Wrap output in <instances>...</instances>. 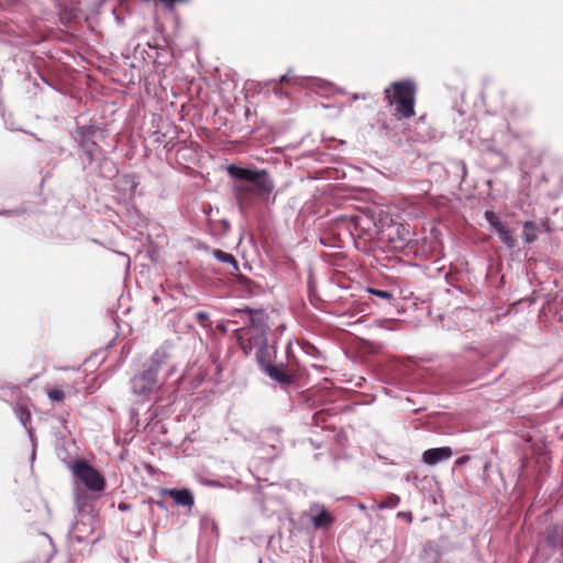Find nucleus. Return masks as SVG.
I'll use <instances>...</instances> for the list:
<instances>
[{"label":"nucleus","instance_id":"nucleus-8","mask_svg":"<svg viewBox=\"0 0 563 563\" xmlns=\"http://www.w3.org/2000/svg\"><path fill=\"white\" fill-rule=\"evenodd\" d=\"M453 455L450 446L429 449L423 452L422 461L428 465H435L441 461L449 460Z\"/></svg>","mask_w":563,"mask_h":563},{"label":"nucleus","instance_id":"nucleus-27","mask_svg":"<svg viewBox=\"0 0 563 563\" xmlns=\"http://www.w3.org/2000/svg\"><path fill=\"white\" fill-rule=\"evenodd\" d=\"M280 82H288V78L286 75L282 76Z\"/></svg>","mask_w":563,"mask_h":563},{"label":"nucleus","instance_id":"nucleus-28","mask_svg":"<svg viewBox=\"0 0 563 563\" xmlns=\"http://www.w3.org/2000/svg\"><path fill=\"white\" fill-rule=\"evenodd\" d=\"M542 225H543L544 228H550V225H549V223H548V222H543V223H542Z\"/></svg>","mask_w":563,"mask_h":563},{"label":"nucleus","instance_id":"nucleus-25","mask_svg":"<svg viewBox=\"0 0 563 563\" xmlns=\"http://www.w3.org/2000/svg\"><path fill=\"white\" fill-rule=\"evenodd\" d=\"M165 5L172 7L174 3L177 2H187L188 0H161Z\"/></svg>","mask_w":563,"mask_h":563},{"label":"nucleus","instance_id":"nucleus-12","mask_svg":"<svg viewBox=\"0 0 563 563\" xmlns=\"http://www.w3.org/2000/svg\"><path fill=\"white\" fill-rule=\"evenodd\" d=\"M538 224L534 221L523 223V240L526 243H533L537 240Z\"/></svg>","mask_w":563,"mask_h":563},{"label":"nucleus","instance_id":"nucleus-5","mask_svg":"<svg viewBox=\"0 0 563 563\" xmlns=\"http://www.w3.org/2000/svg\"><path fill=\"white\" fill-rule=\"evenodd\" d=\"M70 471L76 479L93 493H101L106 488L104 476L85 460H76L70 465Z\"/></svg>","mask_w":563,"mask_h":563},{"label":"nucleus","instance_id":"nucleus-2","mask_svg":"<svg viewBox=\"0 0 563 563\" xmlns=\"http://www.w3.org/2000/svg\"><path fill=\"white\" fill-rule=\"evenodd\" d=\"M417 87L411 80H399L391 82L384 91L386 102L395 107L394 115L401 119H409L416 114Z\"/></svg>","mask_w":563,"mask_h":563},{"label":"nucleus","instance_id":"nucleus-23","mask_svg":"<svg viewBox=\"0 0 563 563\" xmlns=\"http://www.w3.org/2000/svg\"><path fill=\"white\" fill-rule=\"evenodd\" d=\"M490 225L496 230V232H498L505 228V225L501 223V221L499 219H496V221L490 223Z\"/></svg>","mask_w":563,"mask_h":563},{"label":"nucleus","instance_id":"nucleus-11","mask_svg":"<svg viewBox=\"0 0 563 563\" xmlns=\"http://www.w3.org/2000/svg\"><path fill=\"white\" fill-rule=\"evenodd\" d=\"M334 517L323 506L320 511L311 518V522L316 529H329L333 522Z\"/></svg>","mask_w":563,"mask_h":563},{"label":"nucleus","instance_id":"nucleus-18","mask_svg":"<svg viewBox=\"0 0 563 563\" xmlns=\"http://www.w3.org/2000/svg\"><path fill=\"white\" fill-rule=\"evenodd\" d=\"M391 228H395L396 233L399 235L401 242H408L410 240L409 239V232H406V236L405 235H400V230L405 231V227L404 225L396 224V225H393Z\"/></svg>","mask_w":563,"mask_h":563},{"label":"nucleus","instance_id":"nucleus-17","mask_svg":"<svg viewBox=\"0 0 563 563\" xmlns=\"http://www.w3.org/2000/svg\"><path fill=\"white\" fill-rule=\"evenodd\" d=\"M369 292H372L373 295L382 298V299H385V300H391L393 299V295L391 292L387 291V290H379V289H369Z\"/></svg>","mask_w":563,"mask_h":563},{"label":"nucleus","instance_id":"nucleus-4","mask_svg":"<svg viewBox=\"0 0 563 563\" xmlns=\"http://www.w3.org/2000/svg\"><path fill=\"white\" fill-rule=\"evenodd\" d=\"M239 313L245 314L249 319V327L244 329V335H249V341H254L255 345H263L265 342V333L269 329L268 316L264 310H252L250 308L239 310ZM242 350L246 355L251 353L252 342L245 343L244 336H239Z\"/></svg>","mask_w":563,"mask_h":563},{"label":"nucleus","instance_id":"nucleus-22","mask_svg":"<svg viewBox=\"0 0 563 563\" xmlns=\"http://www.w3.org/2000/svg\"><path fill=\"white\" fill-rule=\"evenodd\" d=\"M485 218L489 224L493 223L494 221H496V219H498V217L493 211H486Z\"/></svg>","mask_w":563,"mask_h":563},{"label":"nucleus","instance_id":"nucleus-26","mask_svg":"<svg viewBox=\"0 0 563 563\" xmlns=\"http://www.w3.org/2000/svg\"><path fill=\"white\" fill-rule=\"evenodd\" d=\"M119 509H120V510H128V509H130V505H128V504H122V503H121V504L119 505Z\"/></svg>","mask_w":563,"mask_h":563},{"label":"nucleus","instance_id":"nucleus-14","mask_svg":"<svg viewBox=\"0 0 563 563\" xmlns=\"http://www.w3.org/2000/svg\"><path fill=\"white\" fill-rule=\"evenodd\" d=\"M46 394L49 400L54 402H62L65 399L64 390L57 387L47 388Z\"/></svg>","mask_w":563,"mask_h":563},{"label":"nucleus","instance_id":"nucleus-20","mask_svg":"<svg viewBox=\"0 0 563 563\" xmlns=\"http://www.w3.org/2000/svg\"><path fill=\"white\" fill-rule=\"evenodd\" d=\"M470 460H471L470 455H462L459 459H456L455 465L462 466V465L466 464L467 462H470Z\"/></svg>","mask_w":563,"mask_h":563},{"label":"nucleus","instance_id":"nucleus-24","mask_svg":"<svg viewBox=\"0 0 563 563\" xmlns=\"http://www.w3.org/2000/svg\"><path fill=\"white\" fill-rule=\"evenodd\" d=\"M490 225L496 230V232H498L505 228V225L501 223V221L499 219H496V221L490 223Z\"/></svg>","mask_w":563,"mask_h":563},{"label":"nucleus","instance_id":"nucleus-6","mask_svg":"<svg viewBox=\"0 0 563 563\" xmlns=\"http://www.w3.org/2000/svg\"><path fill=\"white\" fill-rule=\"evenodd\" d=\"M256 358L263 365L265 373L282 386L291 385L299 376L298 366H296L295 364L289 363L287 365H273L269 363H265L263 358L262 349L257 351Z\"/></svg>","mask_w":563,"mask_h":563},{"label":"nucleus","instance_id":"nucleus-1","mask_svg":"<svg viewBox=\"0 0 563 563\" xmlns=\"http://www.w3.org/2000/svg\"><path fill=\"white\" fill-rule=\"evenodd\" d=\"M228 174L236 180L233 190L241 208L250 206L254 197L268 196L274 189V184L264 169L230 165Z\"/></svg>","mask_w":563,"mask_h":563},{"label":"nucleus","instance_id":"nucleus-3","mask_svg":"<svg viewBox=\"0 0 563 563\" xmlns=\"http://www.w3.org/2000/svg\"><path fill=\"white\" fill-rule=\"evenodd\" d=\"M168 354L165 350H157L148 361L147 368L131 379L133 394L148 397L157 384V373L166 363Z\"/></svg>","mask_w":563,"mask_h":563},{"label":"nucleus","instance_id":"nucleus-13","mask_svg":"<svg viewBox=\"0 0 563 563\" xmlns=\"http://www.w3.org/2000/svg\"><path fill=\"white\" fill-rule=\"evenodd\" d=\"M400 497L396 494H389L385 497V499L378 504L379 509H386V508H395L399 505Z\"/></svg>","mask_w":563,"mask_h":563},{"label":"nucleus","instance_id":"nucleus-15","mask_svg":"<svg viewBox=\"0 0 563 563\" xmlns=\"http://www.w3.org/2000/svg\"><path fill=\"white\" fill-rule=\"evenodd\" d=\"M15 413L24 427L31 421V412L26 407H18Z\"/></svg>","mask_w":563,"mask_h":563},{"label":"nucleus","instance_id":"nucleus-7","mask_svg":"<svg viewBox=\"0 0 563 563\" xmlns=\"http://www.w3.org/2000/svg\"><path fill=\"white\" fill-rule=\"evenodd\" d=\"M97 128L92 125H84L77 130L78 143L89 161L100 152L99 145L93 140Z\"/></svg>","mask_w":563,"mask_h":563},{"label":"nucleus","instance_id":"nucleus-16","mask_svg":"<svg viewBox=\"0 0 563 563\" xmlns=\"http://www.w3.org/2000/svg\"><path fill=\"white\" fill-rule=\"evenodd\" d=\"M501 242L505 243L508 247L515 246V239L511 235V232L505 227L503 230L497 232Z\"/></svg>","mask_w":563,"mask_h":563},{"label":"nucleus","instance_id":"nucleus-10","mask_svg":"<svg viewBox=\"0 0 563 563\" xmlns=\"http://www.w3.org/2000/svg\"><path fill=\"white\" fill-rule=\"evenodd\" d=\"M212 255L221 263L223 264H227L229 266V273L231 275H234L236 276L240 272V268H239V264H238V261L235 260V257L230 254V253H227L222 250H219V249H214L212 251Z\"/></svg>","mask_w":563,"mask_h":563},{"label":"nucleus","instance_id":"nucleus-9","mask_svg":"<svg viewBox=\"0 0 563 563\" xmlns=\"http://www.w3.org/2000/svg\"><path fill=\"white\" fill-rule=\"evenodd\" d=\"M162 494L169 496L179 506L191 507L195 503L192 493L187 488H166L162 490Z\"/></svg>","mask_w":563,"mask_h":563},{"label":"nucleus","instance_id":"nucleus-21","mask_svg":"<svg viewBox=\"0 0 563 563\" xmlns=\"http://www.w3.org/2000/svg\"><path fill=\"white\" fill-rule=\"evenodd\" d=\"M397 517H398V518L406 519L408 522H411V521H412V514H411V512L399 511V512L397 514Z\"/></svg>","mask_w":563,"mask_h":563},{"label":"nucleus","instance_id":"nucleus-19","mask_svg":"<svg viewBox=\"0 0 563 563\" xmlns=\"http://www.w3.org/2000/svg\"><path fill=\"white\" fill-rule=\"evenodd\" d=\"M196 319L197 321L201 324V325H206V321L209 320V316L207 312L205 311H199L197 314H196Z\"/></svg>","mask_w":563,"mask_h":563}]
</instances>
